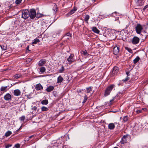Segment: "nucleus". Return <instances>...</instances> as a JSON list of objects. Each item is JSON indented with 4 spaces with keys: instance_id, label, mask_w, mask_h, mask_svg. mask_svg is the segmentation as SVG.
<instances>
[{
    "instance_id": "obj_51",
    "label": "nucleus",
    "mask_w": 148,
    "mask_h": 148,
    "mask_svg": "<svg viewBox=\"0 0 148 148\" xmlns=\"http://www.w3.org/2000/svg\"><path fill=\"white\" fill-rule=\"evenodd\" d=\"M34 136V135H32L30 136L29 137V139L31 138H32V137H33V136Z\"/></svg>"
},
{
    "instance_id": "obj_44",
    "label": "nucleus",
    "mask_w": 148,
    "mask_h": 148,
    "mask_svg": "<svg viewBox=\"0 0 148 148\" xmlns=\"http://www.w3.org/2000/svg\"><path fill=\"white\" fill-rule=\"evenodd\" d=\"M2 49L5 50H6L5 47L3 46L0 45Z\"/></svg>"
},
{
    "instance_id": "obj_49",
    "label": "nucleus",
    "mask_w": 148,
    "mask_h": 148,
    "mask_svg": "<svg viewBox=\"0 0 148 148\" xmlns=\"http://www.w3.org/2000/svg\"><path fill=\"white\" fill-rule=\"evenodd\" d=\"M21 127H22V126H21L18 130H16V132H17L18 131H19V130H20L21 128Z\"/></svg>"
},
{
    "instance_id": "obj_43",
    "label": "nucleus",
    "mask_w": 148,
    "mask_h": 148,
    "mask_svg": "<svg viewBox=\"0 0 148 148\" xmlns=\"http://www.w3.org/2000/svg\"><path fill=\"white\" fill-rule=\"evenodd\" d=\"M12 146V145L8 144V145H7L5 146V148H8Z\"/></svg>"
},
{
    "instance_id": "obj_19",
    "label": "nucleus",
    "mask_w": 148,
    "mask_h": 148,
    "mask_svg": "<svg viewBox=\"0 0 148 148\" xmlns=\"http://www.w3.org/2000/svg\"><path fill=\"white\" fill-rule=\"evenodd\" d=\"M92 30L96 33L98 34L99 32V31L95 27H92Z\"/></svg>"
},
{
    "instance_id": "obj_33",
    "label": "nucleus",
    "mask_w": 148,
    "mask_h": 148,
    "mask_svg": "<svg viewBox=\"0 0 148 148\" xmlns=\"http://www.w3.org/2000/svg\"><path fill=\"white\" fill-rule=\"evenodd\" d=\"M41 110L42 111H47L48 110V108L44 106L41 108Z\"/></svg>"
},
{
    "instance_id": "obj_41",
    "label": "nucleus",
    "mask_w": 148,
    "mask_h": 148,
    "mask_svg": "<svg viewBox=\"0 0 148 148\" xmlns=\"http://www.w3.org/2000/svg\"><path fill=\"white\" fill-rule=\"evenodd\" d=\"M148 5H146L143 8V11H145V9L148 8Z\"/></svg>"
},
{
    "instance_id": "obj_46",
    "label": "nucleus",
    "mask_w": 148,
    "mask_h": 148,
    "mask_svg": "<svg viewBox=\"0 0 148 148\" xmlns=\"http://www.w3.org/2000/svg\"><path fill=\"white\" fill-rule=\"evenodd\" d=\"M142 110H138L136 111V112L137 113H139L141 112Z\"/></svg>"
},
{
    "instance_id": "obj_53",
    "label": "nucleus",
    "mask_w": 148,
    "mask_h": 148,
    "mask_svg": "<svg viewBox=\"0 0 148 148\" xmlns=\"http://www.w3.org/2000/svg\"><path fill=\"white\" fill-rule=\"evenodd\" d=\"M94 0V1H95L96 0Z\"/></svg>"
},
{
    "instance_id": "obj_29",
    "label": "nucleus",
    "mask_w": 148,
    "mask_h": 148,
    "mask_svg": "<svg viewBox=\"0 0 148 148\" xmlns=\"http://www.w3.org/2000/svg\"><path fill=\"white\" fill-rule=\"evenodd\" d=\"M65 70V69L63 66H62L61 68L59 70V72L60 73H63Z\"/></svg>"
},
{
    "instance_id": "obj_7",
    "label": "nucleus",
    "mask_w": 148,
    "mask_h": 148,
    "mask_svg": "<svg viewBox=\"0 0 148 148\" xmlns=\"http://www.w3.org/2000/svg\"><path fill=\"white\" fill-rule=\"evenodd\" d=\"M113 53L115 55H117L119 52V49L117 46H115L113 49Z\"/></svg>"
},
{
    "instance_id": "obj_2",
    "label": "nucleus",
    "mask_w": 148,
    "mask_h": 148,
    "mask_svg": "<svg viewBox=\"0 0 148 148\" xmlns=\"http://www.w3.org/2000/svg\"><path fill=\"white\" fill-rule=\"evenodd\" d=\"M135 28L136 32L138 34H140L143 27L140 24H137Z\"/></svg>"
},
{
    "instance_id": "obj_23",
    "label": "nucleus",
    "mask_w": 148,
    "mask_h": 148,
    "mask_svg": "<svg viewBox=\"0 0 148 148\" xmlns=\"http://www.w3.org/2000/svg\"><path fill=\"white\" fill-rule=\"evenodd\" d=\"M89 18L90 16L88 15H86L85 16L84 20L87 23H88V21Z\"/></svg>"
},
{
    "instance_id": "obj_50",
    "label": "nucleus",
    "mask_w": 148,
    "mask_h": 148,
    "mask_svg": "<svg viewBox=\"0 0 148 148\" xmlns=\"http://www.w3.org/2000/svg\"><path fill=\"white\" fill-rule=\"evenodd\" d=\"M119 17H117L116 18V19H115V21H116V20H119Z\"/></svg>"
},
{
    "instance_id": "obj_22",
    "label": "nucleus",
    "mask_w": 148,
    "mask_h": 148,
    "mask_svg": "<svg viewBox=\"0 0 148 148\" xmlns=\"http://www.w3.org/2000/svg\"><path fill=\"white\" fill-rule=\"evenodd\" d=\"M130 72L129 71L126 72V74L127 76V77L125 79L123 80L122 81H123L124 82H125L129 80V77H128V76L130 75Z\"/></svg>"
},
{
    "instance_id": "obj_8",
    "label": "nucleus",
    "mask_w": 148,
    "mask_h": 148,
    "mask_svg": "<svg viewBox=\"0 0 148 148\" xmlns=\"http://www.w3.org/2000/svg\"><path fill=\"white\" fill-rule=\"evenodd\" d=\"M74 55L73 54H71L69 58L67 59V60L69 63L70 64L74 61V59L73 58L74 57Z\"/></svg>"
},
{
    "instance_id": "obj_14",
    "label": "nucleus",
    "mask_w": 148,
    "mask_h": 148,
    "mask_svg": "<svg viewBox=\"0 0 148 148\" xmlns=\"http://www.w3.org/2000/svg\"><path fill=\"white\" fill-rule=\"evenodd\" d=\"M77 10V9L74 8L66 14L68 16H69L73 14Z\"/></svg>"
},
{
    "instance_id": "obj_48",
    "label": "nucleus",
    "mask_w": 148,
    "mask_h": 148,
    "mask_svg": "<svg viewBox=\"0 0 148 148\" xmlns=\"http://www.w3.org/2000/svg\"><path fill=\"white\" fill-rule=\"evenodd\" d=\"M121 94H122V93L121 92H119L117 95H118V96H119V97L121 96Z\"/></svg>"
},
{
    "instance_id": "obj_18",
    "label": "nucleus",
    "mask_w": 148,
    "mask_h": 148,
    "mask_svg": "<svg viewBox=\"0 0 148 148\" xmlns=\"http://www.w3.org/2000/svg\"><path fill=\"white\" fill-rule=\"evenodd\" d=\"M136 4L138 6H141L143 4L142 0H138L136 2Z\"/></svg>"
},
{
    "instance_id": "obj_20",
    "label": "nucleus",
    "mask_w": 148,
    "mask_h": 148,
    "mask_svg": "<svg viewBox=\"0 0 148 148\" xmlns=\"http://www.w3.org/2000/svg\"><path fill=\"white\" fill-rule=\"evenodd\" d=\"M40 42V40L37 38L34 39L33 40L32 42V44L35 45L38 42Z\"/></svg>"
},
{
    "instance_id": "obj_35",
    "label": "nucleus",
    "mask_w": 148,
    "mask_h": 148,
    "mask_svg": "<svg viewBox=\"0 0 148 148\" xmlns=\"http://www.w3.org/2000/svg\"><path fill=\"white\" fill-rule=\"evenodd\" d=\"M19 119L21 121H23L25 119V116H23L19 118Z\"/></svg>"
},
{
    "instance_id": "obj_30",
    "label": "nucleus",
    "mask_w": 148,
    "mask_h": 148,
    "mask_svg": "<svg viewBox=\"0 0 148 148\" xmlns=\"http://www.w3.org/2000/svg\"><path fill=\"white\" fill-rule=\"evenodd\" d=\"M128 119V117L127 116H125L123 117V122H126Z\"/></svg>"
},
{
    "instance_id": "obj_37",
    "label": "nucleus",
    "mask_w": 148,
    "mask_h": 148,
    "mask_svg": "<svg viewBox=\"0 0 148 148\" xmlns=\"http://www.w3.org/2000/svg\"><path fill=\"white\" fill-rule=\"evenodd\" d=\"M83 54L84 55L86 56H87L88 55V53H87V51L86 50H85L84 51H83Z\"/></svg>"
},
{
    "instance_id": "obj_32",
    "label": "nucleus",
    "mask_w": 148,
    "mask_h": 148,
    "mask_svg": "<svg viewBox=\"0 0 148 148\" xmlns=\"http://www.w3.org/2000/svg\"><path fill=\"white\" fill-rule=\"evenodd\" d=\"M125 49L127 50L130 53H133V51L131 49L127 47H125Z\"/></svg>"
},
{
    "instance_id": "obj_31",
    "label": "nucleus",
    "mask_w": 148,
    "mask_h": 148,
    "mask_svg": "<svg viewBox=\"0 0 148 148\" xmlns=\"http://www.w3.org/2000/svg\"><path fill=\"white\" fill-rule=\"evenodd\" d=\"M58 7L57 6L56 4H55L53 8V10L55 12L57 11Z\"/></svg>"
},
{
    "instance_id": "obj_9",
    "label": "nucleus",
    "mask_w": 148,
    "mask_h": 148,
    "mask_svg": "<svg viewBox=\"0 0 148 148\" xmlns=\"http://www.w3.org/2000/svg\"><path fill=\"white\" fill-rule=\"evenodd\" d=\"M127 137V135H124V136L122 138V139L120 142L121 144H124L127 142L126 138Z\"/></svg>"
},
{
    "instance_id": "obj_47",
    "label": "nucleus",
    "mask_w": 148,
    "mask_h": 148,
    "mask_svg": "<svg viewBox=\"0 0 148 148\" xmlns=\"http://www.w3.org/2000/svg\"><path fill=\"white\" fill-rule=\"evenodd\" d=\"M29 46H27L26 47V50H28L29 51H30L29 49Z\"/></svg>"
},
{
    "instance_id": "obj_38",
    "label": "nucleus",
    "mask_w": 148,
    "mask_h": 148,
    "mask_svg": "<svg viewBox=\"0 0 148 148\" xmlns=\"http://www.w3.org/2000/svg\"><path fill=\"white\" fill-rule=\"evenodd\" d=\"M20 145L19 144L17 143L15 145L14 147L16 148H19L20 147Z\"/></svg>"
},
{
    "instance_id": "obj_16",
    "label": "nucleus",
    "mask_w": 148,
    "mask_h": 148,
    "mask_svg": "<svg viewBox=\"0 0 148 148\" xmlns=\"http://www.w3.org/2000/svg\"><path fill=\"white\" fill-rule=\"evenodd\" d=\"M54 87L53 86H50L48 87L46 89L47 91L48 92H51L54 89Z\"/></svg>"
},
{
    "instance_id": "obj_3",
    "label": "nucleus",
    "mask_w": 148,
    "mask_h": 148,
    "mask_svg": "<svg viewBox=\"0 0 148 148\" xmlns=\"http://www.w3.org/2000/svg\"><path fill=\"white\" fill-rule=\"evenodd\" d=\"M29 17V11L27 10H24L22 12V17L25 19Z\"/></svg>"
},
{
    "instance_id": "obj_13",
    "label": "nucleus",
    "mask_w": 148,
    "mask_h": 148,
    "mask_svg": "<svg viewBox=\"0 0 148 148\" xmlns=\"http://www.w3.org/2000/svg\"><path fill=\"white\" fill-rule=\"evenodd\" d=\"M43 87L40 84H36V86L35 89L38 90L42 89Z\"/></svg>"
},
{
    "instance_id": "obj_10",
    "label": "nucleus",
    "mask_w": 148,
    "mask_h": 148,
    "mask_svg": "<svg viewBox=\"0 0 148 148\" xmlns=\"http://www.w3.org/2000/svg\"><path fill=\"white\" fill-rule=\"evenodd\" d=\"M46 63V60L45 59H42L39 62L38 65L40 66H42L45 65Z\"/></svg>"
},
{
    "instance_id": "obj_36",
    "label": "nucleus",
    "mask_w": 148,
    "mask_h": 148,
    "mask_svg": "<svg viewBox=\"0 0 148 148\" xmlns=\"http://www.w3.org/2000/svg\"><path fill=\"white\" fill-rule=\"evenodd\" d=\"M22 1V0H16L15 1V3L16 4H19L21 3Z\"/></svg>"
},
{
    "instance_id": "obj_40",
    "label": "nucleus",
    "mask_w": 148,
    "mask_h": 148,
    "mask_svg": "<svg viewBox=\"0 0 148 148\" xmlns=\"http://www.w3.org/2000/svg\"><path fill=\"white\" fill-rule=\"evenodd\" d=\"M114 97L112 100H111L110 101V104H112L113 103V101L114 100Z\"/></svg>"
},
{
    "instance_id": "obj_17",
    "label": "nucleus",
    "mask_w": 148,
    "mask_h": 148,
    "mask_svg": "<svg viewBox=\"0 0 148 148\" xmlns=\"http://www.w3.org/2000/svg\"><path fill=\"white\" fill-rule=\"evenodd\" d=\"M63 80V78L61 75H60L57 78V83H61Z\"/></svg>"
},
{
    "instance_id": "obj_6",
    "label": "nucleus",
    "mask_w": 148,
    "mask_h": 148,
    "mask_svg": "<svg viewBox=\"0 0 148 148\" xmlns=\"http://www.w3.org/2000/svg\"><path fill=\"white\" fill-rule=\"evenodd\" d=\"M139 40L140 39L138 37L134 36L132 40V42L133 44L136 45L138 43Z\"/></svg>"
},
{
    "instance_id": "obj_4",
    "label": "nucleus",
    "mask_w": 148,
    "mask_h": 148,
    "mask_svg": "<svg viewBox=\"0 0 148 148\" xmlns=\"http://www.w3.org/2000/svg\"><path fill=\"white\" fill-rule=\"evenodd\" d=\"M36 16V12L34 9H31L29 12V17L31 19L34 18Z\"/></svg>"
},
{
    "instance_id": "obj_24",
    "label": "nucleus",
    "mask_w": 148,
    "mask_h": 148,
    "mask_svg": "<svg viewBox=\"0 0 148 148\" xmlns=\"http://www.w3.org/2000/svg\"><path fill=\"white\" fill-rule=\"evenodd\" d=\"M40 72L41 73H42L45 72L46 71V69L45 67L44 66H42L40 67Z\"/></svg>"
},
{
    "instance_id": "obj_15",
    "label": "nucleus",
    "mask_w": 148,
    "mask_h": 148,
    "mask_svg": "<svg viewBox=\"0 0 148 148\" xmlns=\"http://www.w3.org/2000/svg\"><path fill=\"white\" fill-rule=\"evenodd\" d=\"M115 125L113 123H111L109 124L108 125V128L111 130L114 129L115 128Z\"/></svg>"
},
{
    "instance_id": "obj_27",
    "label": "nucleus",
    "mask_w": 148,
    "mask_h": 148,
    "mask_svg": "<svg viewBox=\"0 0 148 148\" xmlns=\"http://www.w3.org/2000/svg\"><path fill=\"white\" fill-rule=\"evenodd\" d=\"M8 88L7 86L5 87H2L1 88V90L2 91H6Z\"/></svg>"
},
{
    "instance_id": "obj_12",
    "label": "nucleus",
    "mask_w": 148,
    "mask_h": 148,
    "mask_svg": "<svg viewBox=\"0 0 148 148\" xmlns=\"http://www.w3.org/2000/svg\"><path fill=\"white\" fill-rule=\"evenodd\" d=\"M14 95L16 96H18L21 95V92L18 89H16L14 90Z\"/></svg>"
},
{
    "instance_id": "obj_52",
    "label": "nucleus",
    "mask_w": 148,
    "mask_h": 148,
    "mask_svg": "<svg viewBox=\"0 0 148 148\" xmlns=\"http://www.w3.org/2000/svg\"><path fill=\"white\" fill-rule=\"evenodd\" d=\"M29 60H32L31 59H29Z\"/></svg>"
},
{
    "instance_id": "obj_11",
    "label": "nucleus",
    "mask_w": 148,
    "mask_h": 148,
    "mask_svg": "<svg viewBox=\"0 0 148 148\" xmlns=\"http://www.w3.org/2000/svg\"><path fill=\"white\" fill-rule=\"evenodd\" d=\"M4 99L6 101H9L11 98V96L9 93H7L4 97Z\"/></svg>"
},
{
    "instance_id": "obj_34",
    "label": "nucleus",
    "mask_w": 148,
    "mask_h": 148,
    "mask_svg": "<svg viewBox=\"0 0 148 148\" xmlns=\"http://www.w3.org/2000/svg\"><path fill=\"white\" fill-rule=\"evenodd\" d=\"M87 99H88V97H87V96H86V95L84 97V101H83L82 102V103H85L86 102Z\"/></svg>"
},
{
    "instance_id": "obj_45",
    "label": "nucleus",
    "mask_w": 148,
    "mask_h": 148,
    "mask_svg": "<svg viewBox=\"0 0 148 148\" xmlns=\"http://www.w3.org/2000/svg\"><path fill=\"white\" fill-rule=\"evenodd\" d=\"M66 35L68 36L71 37V34L69 32L67 33L66 34Z\"/></svg>"
},
{
    "instance_id": "obj_1",
    "label": "nucleus",
    "mask_w": 148,
    "mask_h": 148,
    "mask_svg": "<svg viewBox=\"0 0 148 148\" xmlns=\"http://www.w3.org/2000/svg\"><path fill=\"white\" fill-rule=\"evenodd\" d=\"M114 85L112 84L108 86L105 90L104 95L105 97L107 96L110 95L111 91L114 87Z\"/></svg>"
},
{
    "instance_id": "obj_26",
    "label": "nucleus",
    "mask_w": 148,
    "mask_h": 148,
    "mask_svg": "<svg viewBox=\"0 0 148 148\" xmlns=\"http://www.w3.org/2000/svg\"><path fill=\"white\" fill-rule=\"evenodd\" d=\"M48 103V100L45 99L44 100H43L41 102V103L42 105H46Z\"/></svg>"
},
{
    "instance_id": "obj_39",
    "label": "nucleus",
    "mask_w": 148,
    "mask_h": 148,
    "mask_svg": "<svg viewBox=\"0 0 148 148\" xmlns=\"http://www.w3.org/2000/svg\"><path fill=\"white\" fill-rule=\"evenodd\" d=\"M20 76V75L18 74H16L14 75V77L16 79L19 78Z\"/></svg>"
},
{
    "instance_id": "obj_25",
    "label": "nucleus",
    "mask_w": 148,
    "mask_h": 148,
    "mask_svg": "<svg viewBox=\"0 0 148 148\" xmlns=\"http://www.w3.org/2000/svg\"><path fill=\"white\" fill-rule=\"evenodd\" d=\"M140 58L139 56H137L133 60L134 64L136 63L140 60Z\"/></svg>"
},
{
    "instance_id": "obj_21",
    "label": "nucleus",
    "mask_w": 148,
    "mask_h": 148,
    "mask_svg": "<svg viewBox=\"0 0 148 148\" xmlns=\"http://www.w3.org/2000/svg\"><path fill=\"white\" fill-rule=\"evenodd\" d=\"M92 89L91 87H89L86 88L85 92L87 93H90Z\"/></svg>"
},
{
    "instance_id": "obj_28",
    "label": "nucleus",
    "mask_w": 148,
    "mask_h": 148,
    "mask_svg": "<svg viewBox=\"0 0 148 148\" xmlns=\"http://www.w3.org/2000/svg\"><path fill=\"white\" fill-rule=\"evenodd\" d=\"M12 134V132L11 131H8L5 133V136L6 137H8L9 136Z\"/></svg>"
},
{
    "instance_id": "obj_42",
    "label": "nucleus",
    "mask_w": 148,
    "mask_h": 148,
    "mask_svg": "<svg viewBox=\"0 0 148 148\" xmlns=\"http://www.w3.org/2000/svg\"><path fill=\"white\" fill-rule=\"evenodd\" d=\"M37 109V107L36 106H34L32 108V110L34 111H36Z\"/></svg>"
},
{
    "instance_id": "obj_5",
    "label": "nucleus",
    "mask_w": 148,
    "mask_h": 148,
    "mask_svg": "<svg viewBox=\"0 0 148 148\" xmlns=\"http://www.w3.org/2000/svg\"><path fill=\"white\" fill-rule=\"evenodd\" d=\"M119 70V68L117 66H114L113 69V70L111 72L112 76H113L116 75L118 73Z\"/></svg>"
}]
</instances>
